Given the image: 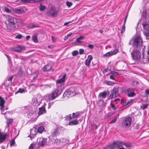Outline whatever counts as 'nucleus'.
I'll return each instance as SVG.
<instances>
[{
    "label": "nucleus",
    "instance_id": "obj_1",
    "mask_svg": "<svg viewBox=\"0 0 149 149\" xmlns=\"http://www.w3.org/2000/svg\"><path fill=\"white\" fill-rule=\"evenodd\" d=\"M143 40L142 38L139 36H136L134 39L132 45L134 49L131 53V55L132 59L137 60L141 58V48L142 47V44Z\"/></svg>",
    "mask_w": 149,
    "mask_h": 149
},
{
    "label": "nucleus",
    "instance_id": "obj_2",
    "mask_svg": "<svg viewBox=\"0 0 149 149\" xmlns=\"http://www.w3.org/2000/svg\"><path fill=\"white\" fill-rule=\"evenodd\" d=\"M4 16L6 17L7 23L6 22L5 24L8 29H12L15 27V25L18 22L17 19L13 16L3 14Z\"/></svg>",
    "mask_w": 149,
    "mask_h": 149
},
{
    "label": "nucleus",
    "instance_id": "obj_3",
    "mask_svg": "<svg viewBox=\"0 0 149 149\" xmlns=\"http://www.w3.org/2000/svg\"><path fill=\"white\" fill-rule=\"evenodd\" d=\"M62 90L57 88L51 94H47L46 95L45 98L49 101L54 100L61 94Z\"/></svg>",
    "mask_w": 149,
    "mask_h": 149
},
{
    "label": "nucleus",
    "instance_id": "obj_4",
    "mask_svg": "<svg viewBox=\"0 0 149 149\" xmlns=\"http://www.w3.org/2000/svg\"><path fill=\"white\" fill-rule=\"evenodd\" d=\"M68 143V141L65 138H62L61 139H56L54 141V144L58 149L63 147Z\"/></svg>",
    "mask_w": 149,
    "mask_h": 149
},
{
    "label": "nucleus",
    "instance_id": "obj_5",
    "mask_svg": "<svg viewBox=\"0 0 149 149\" xmlns=\"http://www.w3.org/2000/svg\"><path fill=\"white\" fill-rule=\"evenodd\" d=\"M132 123V118L129 116L124 118L122 121V125L125 128L129 127Z\"/></svg>",
    "mask_w": 149,
    "mask_h": 149
},
{
    "label": "nucleus",
    "instance_id": "obj_6",
    "mask_svg": "<svg viewBox=\"0 0 149 149\" xmlns=\"http://www.w3.org/2000/svg\"><path fill=\"white\" fill-rule=\"evenodd\" d=\"M32 102L33 104L37 107L45 102L44 100H42V97L38 96L33 98Z\"/></svg>",
    "mask_w": 149,
    "mask_h": 149
},
{
    "label": "nucleus",
    "instance_id": "obj_7",
    "mask_svg": "<svg viewBox=\"0 0 149 149\" xmlns=\"http://www.w3.org/2000/svg\"><path fill=\"white\" fill-rule=\"evenodd\" d=\"M66 75L65 74L60 79H58L56 81V84L57 88L63 90L64 88V82L65 81Z\"/></svg>",
    "mask_w": 149,
    "mask_h": 149
},
{
    "label": "nucleus",
    "instance_id": "obj_8",
    "mask_svg": "<svg viewBox=\"0 0 149 149\" xmlns=\"http://www.w3.org/2000/svg\"><path fill=\"white\" fill-rule=\"evenodd\" d=\"M119 86H116L111 91V94L110 95L108 99H111L116 97L119 93Z\"/></svg>",
    "mask_w": 149,
    "mask_h": 149
},
{
    "label": "nucleus",
    "instance_id": "obj_9",
    "mask_svg": "<svg viewBox=\"0 0 149 149\" xmlns=\"http://www.w3.org/2000/svg\"><path fill=\"white\" fill-rule=\"evenodd\" d=\"M142 26L143 29L145 31L144 32V34L146 36H149V22L144 21L142 23Z\"/></svg>",
    "mask_w": 149,
    "mask_h": 149
},
{
    "label": "nucleus",
    "instance_id": "obj_10",
    "mask_svg": "<svg viewBox=\"0 0 149 149\" xmlns=\"http://www.w3.org/2000/svg\"><path fill=\"white\" fill-rule=\"evenodd\" d=\"M58 12V11L54 7L52 6L50 9L47 11V14L49 16L54 17L57 15Z\"/></svg>",
    "mask_w": 149,
    "mask_h": 149
},
{
    "label": "nucleus",
    "instance_id": "obj_11",
    "mask_svg": "<svg viewBox=\"0 0 149 149\" xmlns=\"http://www.w3.org/2000/svg\"><path fill=\"white\" fill-rule=\"evenodd\" d=\"M118 141L113 142L111 144L109 145L106 147L104 149H116L119 147V145L118 144Z\"/></svg>",
    "mask_w": 149,
    "mask_h": 149
},
{
    "label": "nucleus",
    "instance_id": "obj_12",
    "mask_svg": "<svg viewBox=\"0 0 149 149\" xmlns=\"http://www.w3.org/2000/svg\"><path fill=\"white\" fill-rule=\"evenodd\" d=\"M80 115L78 113H73L72 115L71 114H69V116H66V119L67 120H70L71 119H76L79 118Z\"/></svg>",
    "mask_w": 149,
    "mask_h": 149
},
{
    "label": "nucleus",
    "instance_id": "obj_13",
    "mask_svg": "<svg viewBox=\"0 0 149 149\" xmlns=\"http://www.w3.org/2000/svg\"><path fill=\"white\" fill-rule=\"evenodd\" d=\"M109 91L108 90L100 93L98 95V98L102 100L105 98L107 96L109 95Z\"/></svg>",
    "mask_w": 149,
    "mask_h": 149
},
{
    "label": "nucleus",
    "instance_id": "obj_14",
    "mask_svg": "<svg viewBox=\"0 0 149 149\" xmlns=\"http://www.w3.org/2000/svg\"><path fill=\"white\" fill-rule=\"evenodd\" d=\"M43 104L42 105L41 107L39 108V112L38 114L41 115L45 113L46 112V110L45 108V106L46 105V104L45 102H44Z\"/></svg>",
    "mask_w": 149,
    "mask_h": 149
},
{
    "label": "nucleus",
    "instance_id": "obj_15",
    "mask_svg": "<svg viewBox=\"0 0 149 149\" xmlns=\"http://www.w3.org/2000/svg\"><path fill=\"white\" fill-rule=\"evenodd\" d=\"M118 143L119 147L122 146L123 145H124L127 147H129L131 146V143L129 142H124L122 141H118Z\"/></svg>",
    "mask_w": 149,
    "mask_h": 149
},
{
    "label": "nucleus",
    "instance_id": "obj_16",
    "mask_svg": "<svg viewBox=\"0 0 149 149\" xmlns=\"http://www.w3.org/2000/svg\"><path fill=\"white\" fill-rule=\"evenodd\" d=\"M93 59V57L91 55H89L85 61V64L87 67H89L91 60Z\"/></svg>",
    "mask_w": 149,
    "mask_h": 149
},
{
    "label": "nucleus",
    "instance_id": "obj_17",
    "mask_svg": "<svg viewBox=\"0 0 149 149\" xmlns=\"http://www.w3.org/2000/svg\"><path fill=\"white\" fill-rule=\"evenodd\" d=\"M118 52V50L115 49L113 51H111L107 52V53L104 54L103 55L104 57L109 56L115 54H116Z\"/></svg>",
    "mask_w": 149,
    "mask_h": 149
},
{
    "label": "nucleus",
    "instance_id": "obj_18",
    "mask_svg": "<svg viewBox=\"0 0 149 149\" xmlns=\"http://www.w3.org/2000/svg\"><path fill=\"white\" fill-rule=\"evenodd\" d=\"M47 139L44 138H42L39 142L38 145L40 146H43L47 144Z\"/></svg>",
    "mask_w": 149,
    "mask_h": 149
},
{
    "label": "nucleus",
    "instance_id": "obj_19",
    "mask_svg": "<svg viewBox=\"0 0 149 149\" xmlns=\"http://www.w3.org/2000/svg\"><path fill=\"white\" fill-rule=\"evenodd\" d=\"M13 11L16 14H22L24 13V10L22 8L13 9Z\"/></svg>",
    "mask_w": 149,
    "mask_h": 149
},
{
    "label": "nucleus",
    "instance_id": "obj_20",
    "mask_svg": "<svg viewBox=\"0 0 149 149\" xmlns=\"http://www.w3.org/2000/svg\"><path fill=\"white\" fill-rule=\"evenodd\" d=\"M5 102V101L4 99L1 97L0 96V107H1L0 109L1 112L4 110V104Z\"/></svg>",
    "mask_w": 149,
    "mask_h": 149
},
{
    "label": "nucleus",
    "instance_id": "obj_21",
    "mask_svg": "<svg viewBox=\"0 0 149 149\" xmlns=\"http://www.w3.org/2000/svg\"><path fill=\"white\" fill-rule=\"evenodd\" d=\"M24 47H23L18 46L17 47L12 48L11 49V50L15 52H20L22 50L24 49Z\"/></svg>",
    "mask_w": 149,
    "mask_h": 149
},
{
    "label": "nucleus",
    "instance_id": "obj_22",
    "mask_svg": "<svg viewBox=\"0 0 149 149\" xmlns=\"http://www.w3.org/2000/svg\"><path fill=\"white\" fill-rule=\"evenodd\" d=\"M7 136L6 134H3L0 132V142H3L6 139Z\"/></svg>",
    "mask_w": 149,
    "mask_h": 149
},
{
    "label": "nucleus",
    "instance_id": "obj_23",
    "mask_svg": "<svg viewBox=\"0 0 149 149\" xmlns=\"http://www.w3.org/2000/svg\"><path fill=\"white\" fill-rule=\"evenodd\" d=\"M52 68V67L50 65H47L43 67L42 70L43 72H47L49 71Z\"/></svg>",
    "mask_w": 149,
    "mask_h": 149
},
{
    "label": "nucleus",
    "instance_id": "obj_24",
    "mask_svg": "<svg viewBox=\"0 0 149 149\" xmlns=\"http://www.w3.org/2000/svg\"><path fill=\"white\" fill-rule=\"evenodd\" d=\"M36 132L35 129L30 130V134L29 136L31 139L33 138L36 135Z\"/></svg>",
    "mask_w": 149,
    "mask_h": 149
},
{
    "label": "nucleus",
    "instance_id": "obj_25",
    "mask_svg": "<svg viewBox=\"0 0 149 149\" xmlns=\"http://www.w3.org/2000/svg\"><path fill=\"white\" fill-rule=\"evenodd\" d=\"M84 37L82 36H81L79 38H77L76 41L74 42V43H82L81 40L84 39Z\"/></svg>",
    "mask_w": 149,
    "mask_h": 149
},
{
    "label": "nucleus",
    "instance_id": "obj_26",
    "mask_svg": "<svg viewBox=\"0 0 149 149\" xmlns=\"http://www.w3.org/2000/svg\"><path fill=\"white\" fill-rule=\"evenodd\" d=\"M72 92L69 90H68L64 93L63 94V96L68 97L70 96H72L73 95H72Z\"/></svg>",
    "mask_w": 149,
    "mask_h": 149
},
{
    "label": "nucleus",
    "instance_id": "obj_27",
    "mask_svg": "<svg viewBox=\"0 0 149 149\" xmlns=\"http://www.w3.org/2000/svg\"><path fill=\"white\" fill-rule=\"evenodd\" d=\"M5 118H6V127H9V125L12 124L13 121V119L12 118L8 119V118L6 116H5Z\"/></svg>",
    "mask_w": 149,
    "mask_h": 149
},
{
    "label": "nucleus",
    "instance_id": "obj_28",
    "mask_svg": "<svg viewBox=\"0 0 149 149\" xmlns=\"http://www.w3.org/2000/svg\"><path fill=\"white\" fill-rule=\"evenodd\" d=\"M129 92V93L127 94V96L129 97H133L135 95V93L133 92L134 89L133 88H131Z\"/></svg>",
    "mask_w": 149,
    "mask_h": 149
},
{
    "label": "nucleus",
    "instance_id": "obj_29",
    "mask_svg": "<svg viewBox=\"0 0 149 149\" xmlns=\"http://www.w3.org/2000/svg\"><path fill=\"white\" fill-rule=\"evenodd\" d=\"M79 123L78 120L74 119L69 122V125H75Z\"/></svg>",
    "mask_w": 149,
    "mask_h": 149
},
{
    "label": "nucleus",
    "instance_id": "obj_30",
    "mask_svg": "<svg viewBox=\"0 0 149 149\" xmlns=\"http://www.w3.org/2000/svg\"><path fill=\"white\" fill-rule=\"evenodd\" d=\"M32 39L33 41L35 43L38 42V41L37 39V35L36 34H34L32 36Z\"/></svg>",
    "mask_w": 149,
    "mask_h": 149
},
{
    "label": "nucleus",
    "instance_id": "obj_31",
    "mask_svg": "<svg viewBox=\"0 0 149 149\" xmlns=\"http://www.w3.org/2000/svg\"><path fill=\"white\" fill-rule=\"evenodd\" d=\"M58 133V130L57 129H55L52 132L51 135L54 136H56Z\"/></svg>",
    "mask_w": 149,
    "mask_h": 149
},
{
    "label": "nucleus",
    "instance_id": "obj_32",
    "mask_svg": "<svg viewBox=\"0 0 149 149\" xmlns=\"http://www.w3.org/2000/svg\"><path fill=\"white\" fill-rule=\"evenodd\" d=\"M22 2L24 3H28L32 1L34 3L38 2L41 1L38 0H21Z\"/></svg>",
    "mask_w": 149,
    "mask_h": 149
},
{
    "label": "nucleus",
    "instance_id": "obj_33",
    "mask_svg": "<svg viewBox=\"0 0 149 149\" xmlns=\"http://www.w3.org/2000/svg\"><path fill=\"white\" fill-rule=\"evenodd\" d=\"M131 88H129L123 90L122 92V93L123 94H128L130 91H131L130 89Z\"/></svg>",
    "mask_w": 149,
    "mask_h": 149
},
{
    "label": "nucleus",
    "instance_id": "obj_34",
    "mask_svg": "<svg viewBox=\"0 0 149 149\" xmlns=\"http://www.w3.org/2000/svg\"><path fill=\"white\" fill-rule=\"evenodd\" d=\"M44 130V128L43 126H41L39 127L38 130L37 131L38 132L40 133H42Z\"/></svg>",
    "mask_w": 149,
    "mask_h": 149
},
{
    "label": "nucleus",
    "instance_id": "obj_35",
    "mask_svg": "<svg viewBox=\"0 0 149 149\" xmlns=\"http://www.w3.org/2000/svg\"><path fill=\"white\" fill-rule=\"evenodd\" d=\"M3 11L4 12H6L7 13H11V11L6 6H3Z\"/></svg>",
    "mask_w": 149,
    "mask_h": 149
},
{
    "label": "nucleus",
    "instance_id": "obj_36",
    "mask_svg": "<svg viewBox=\"0 0 149 149\" xmlns=\"http://www.w3.org/2000/svg\"><path fill=\"white\" fill-rule=\"evenodd\" d=\"M148 105V104H143L142 105L141 107L140 108L141 109L144 110L147 108Z\"/></svg>",
    "mask_w": 149,
    "mask_h": 149
},
{
    "label": "nucleus",
    "instance_id": "obj_37",
    "mask_svg": "<svg viewBox=\"0 0 149 149\" xmlns=\"http://www.w3.org/2000/svg\"><path fill=\"white\" fill-rule=\"evenodd\" d=\"M39 8L40 10L43 11L46 8V7L45 6L42 5L41 4H40Z\"/></svg>",
    "mask_w": 149,
    "mask_h": 149
},
{
    "label": "nucleus",
    "instance_id": "obj_38",
    "mask_svg": "<svg viewBox=\"0 0 149 149\" xmlns=\"http://www.w3.org/2000/svg\"><path fill=\"white\" fill-rule=\"evenodd\" d=\"M10 83V82L6 80L4 83V85L5 87H8L9 86Z\"/></svg>",
    "mask_w": 149,
    "mask_h": 149
},
{
    "label": "nucleus",
    "instance_id": "obj_39",
    "mask_svg": "<svg viewBox=\"0 0 149 149\" xmlns=\"http://www.w3.org/2000/svg\"><path fill=\"white\" fill-rule=\"evenodd\" d=\"M24 90L23 88H20L17 91L16 93V94L18 93H22L24 92Z\"/></svg>",
    "mask_w": 149,
    "mask_h": 149
},
{
    "label": "nucleus",
    "instance_id": "obj_40",
    "mask_svg": "<svg viewBox=\"0 0 149 149\" xmlns=\"http://www.w3.org/2000/svg\"><path fill=\"white\" fill-rule=\"evenodd\" d=\"M110 106L111 108H112L114 110H116V107L115 105L111 102L110 103Z\"/></svg>",
    "mask_w": 149,
    "mask_h": 149
},
{
    "label": "nucleus",
    "instance_id": "obj_41",
    "mask_svg": "<svg viewBox=\"0 0 149 149\" xmlns=\"http://www.w3.org/2000/svg\"><path fill=\"white\" fill-rule=\"evenodd\" d=\"M66 5L68 7H70L71 6H72V3L71 2H69V1H67L66 3Z\"/></svg>",
    "mask_w": 149,
    "mask_h": 149
},
{
    "label": "nucleus",
    "instance_id": "obj_42",
    "mask_svg": "<svg viewBox=\"0 0 149 149\" xmlns=\"http://www.w3.org/2000/svg\"><path fill=\"white\" fill-rule=\"evenodd\" d=\"M78 53V52L77 50H75L72 52V54L73 56H75L77 55Z\"/></svg>",
    "mask_w": 149,
    "mask_h": 149
},
{
    "label": "nucleus",
    "instance_id": "obj_43",
    "mask_svg": "<svg viewBox=\"0 0 149 149\" xmlns=\"http://www.w3.org/2000/svg\"><path fill=\"white\" fill-rule=\"evenodd\" d=\"M114 112H110V113H107L106 116V118H108L109 117L113 115L114 114Z\"/></svg>",
    "mask_w": 149,
    "mask_h": 149
},
{
    "label": "nucleus",
    "instance_id": "obj_44",
    "mask_svg": "<svg viewBox=\"0 0 149 149\" xmlns=\"http://www.w3.org/2000/svg\"><path fill=\"white\" fill-rule=\"evenodd\" d=\"M104 102V100H102V99H100L99 100L98 102V104L99 105V106H101L103 104Z\"/></svg>",
    "mask_w": 149,
    "mask_h": 149
},
{
    "label": "nucleus",
    "instance_id": "obj_45",
    "mask_svg": "<svg viewBox=\"0 0 149 149\" xmlns=\"http://www.w3.org/2000/svg\"><path fill=\"white\" fill-rule=\"evenodd\" d=\"M117 120V118L116 117L114 119H113L111 121H110L109 123V124H112V123H113L115 122Z\"/></svg>",
    "mask_w": 149,
    "mask_h": 149
},
{
    "label": "nucleus",
    "instance_id": "obj_46",
    "mask_svg": "<svg viewBox=\"0 0 149 149\" xmlns=\"http://www.w3.org/2000/svg\"><path fill=\"white\" fill-rule=\"evenodd\" d=\"M125 25H124V24H123V26H122V30H121V33H122L123 32H125Z\"/></svg>",
    "mask_w": 149,
    "mask_h": 149
},
{
    "label": "nucleus",
    "instance_id": "obj_47",
    "mask_svg": "<svg viewBox=\"0 0 149 149\" xmlns=\"http://www.w3.org/2000/svg\"><path fill=\"white\" fill-rule=\"evenodd\" d=\"M22 36L20 34H18L17 36H16L15 38L16 39H20L22 38Z\"/></svg>",
    "mask_w": 149,
    "mask_h": 149
},
{
    "label": "nucleus",
    "instance_id": "obj_48",
    "mask_svg": "<svg viewBox=\"0 0 149 149\" xmlns=\"http://www.w3.org/2000/svg\"><path fill=\"white\" fill-rule=\"evenodd\" d=\"M106 84L107 85H112L114 83L111 81H106Z\"/></svg>",
    "mask_w": 149,
    "mask_h": 149
},
{
    "label": "nucleus",
    "instance_id": "obj_49",
    "mask_svg": "<svg viewBox=\"0 0 149 149\" xmlns=\"http://www.w3.org/2000/svg\"><path fill=\"white\" fill-rule=\"evenodd\" d=\"M13 76H11L7 80H6L7 81H8L10 82H11L13 79Z\"/></svg>",
    "mask_w": 149,
    "mask_h": 149
},
{
    "label": "nucleus",
    "instance_id": "obj_50",
    "mask_svg": "<svg viewBox=\"0 0 149 149\" xmlns=\"http://www.w3.org/2000/svg\"><path fill=\"white\" fill-rule=\"evenodd\" d=\"M34 144H31L29 147V149H33L34 146Z\"/></svg>",
    "mask_w": 149,
    "mask_h": 149
},
{
    "label": "nucleus",
    "instance_id": "obj_51",
    "mask_svg": "<svg viewBox=\"0 0 149 149\" xmlns=\"http://www.w3.org/2000/svg\"><path fill=\"white\" fill-rule=\"evenodd\" d=\"M84 52L83 49H79V53L80 54H82L84 53Z\"/></svg>",
    "mask_w": 149,
    "mask_h": 149
},
{
    "label": "nucleus",
    "instance_id": "obj_52",
    "mask_svg": "<svg viewBox=\"0 0 149 149\" xmlns=\"http://www.w3.org/2000/svg\"><path fill=\"white\" fill-rule=\"evenodd\" d=\"M111 73L113 75H115L116 76H117L118 75H119V74L118 73L116 72H111Z\"/></svg>",
    "mask_w": 149,
    "mask_h": 149
},
{
    "label": "nucleus",
    "instance_id": "obj_53",
    "mask_svg": "<svg viewBox=\"0 0 149 149\" xmlns=\"http://www.w3.org/2000/svg\"><path fill=\"white\" fill-rule=\"evenodd\" d=\"M15 143V141L14 140H12V141H11L10 142V146H13L14 145Z\"/></svg>",
    "mask_w": 149,
    "mask_h": 149
},
{
    "label": "nucleus",
    "instance_id": "obj_54",
    "mask_svg": "<svg viewBox=\"0 0 149 149\" xmlns=\"http://www.w3.org/2000/svg\"><path fill=\"white\" fill-rule=\"evenodd\" d=\"M117 101H120L121 102H122L123 101V99L121 98L120 97H119L116 98Z\"/></svg>",
    "mask_w": 149,
    "mask_h": 149
},
{
    "label": "nucleus",
    "instance_id": "obj_55",
    "mask_svg": "<svg viewBox=\"0 0 149 149\" xmlns=\"http://www.w3.org/2000/svg\"><path fill=\"white\" fill-rule=\"evenodd\" d=\"M145 93L146 95L149 94V88L146 89L145 91Z\"/></svg>",
    "mask_w": 149,
    "mask_h": 149
},
{
    "label": "nucleus",
    "instance_id": "obj_56",
    "mask_svg": "<svg viewBox=\"0 0 149 149\" xmlns=\"http://www.w3.org/2000/svg\"><path fill=\"white\" fill-rule=\"evenodd\" d=\"M36 27V26H34V25L33 24H31L29 25V27L30 28H35Z\"/></svg>",
    "mask_w": 149,
    "mask_h": 149
},
{
    "label": "nucleus",
    "instance_id": "obj_57",
    "mask_svg": "<svg viewBox=\"0 0 149 149\" xmlns=\"http://www.w3.org/2000/svg\"><path fill=\"white\" fill-rule=\"evenodd\" d=\"M132 101V100L126 101V105H128V104H130V103H131Z\"/></svg>",
    "mask_w": 149,
    "mask_h": 149
},
{
    "label": "nucleus",
    "instance_id": "obj_58",
    "mask_svg": "<svg viewBox=\"0 0 149 149\" xmlns=\"http://www.w3.org/2000/svg\"><path fill=\"white\" fill-rule=\"evenodd\" d=\"M51 38H52V40L53 42H55L56 41V39L55 38V37H53V36H52Z\"/></svg>",
    "mask_w": 149,
    "mask_h": 149
},
{
    "label": "nucleus",
    "instance_id": "obj_59",
    "mask_svg": "<svg viewBox=\"0 0 149 149\" xmlns=\"http://www.w3.org/2000/svg\"><path fill=\"white\" fill-rule=\"evenodd\" d=\"M88 47L91 49H92L93 47V46L92 45H88Z\"/></svg>",
    "mask_w": 149,
    "mask_h": 149
},
{
    "label": "nucleus",
    "instance_id": "obj_60",
    "mask_svg": "<svg viewBox=\"0 0 149 149\" xmlns=\"http://www.w3.org/2000/svg\"><path fill=\"white\" fill-rule=\"evenodd\" d=\"M71 22H71V21H70V22H66L64 24V26H66V25H68L69 24L71 23Z\"/></svg>",
    "mask_w": 149,
    "mask_h": 149
},
{
    "label": "nucleus",
    "instance_id": "obj_61",
    "mask_svg": "<svg viewBox=\"0 0 149 149\" xmlns=\"http://www.w3.org/2000/svg\"><path fill=\"white\" fill-rule=\"evenodd\" d=\"M109 78H110V79H111L113 80H115V78L113 77V75H110Z\"/></svg>",
    "mask_w": 149,
    "mask_h": 149
},
{
    "label": "nucleus",
    "instance_id": "obj_62",
    "mask_svg": "<svg viewBox=\"0 0 149 149\" xmlns=\"http://www.w3.org/2000/svg\"><path fill=\"white\" fill-rule=\"evenodd\" d=\"M72 33H69L67 35V38L68 37L72 35Z\"/></svg>",
    "mask_w": 149,
    "mask_h": 149
},
{
    "label": "nucleus",
    "instance_id": "obj_63",
    "mask_svg": "<svg viewBox=\"0 0 149 149\" xmlns=\"http://www.w3.org/2000/svg\"><path fill=\"white\" fill-rule=\"evenodd\" d=\"M30 38V36H27L26 37V40H29Z\"/></svg>",
    "mask_w": 149,
    "mask_h": 149
},
{
    "label": "nucleus",
    "instance_id": "obj_64",
    "mask_svg": "<svg viewBox=\"0 0 149 149\" xmlns=\"http://www.w3.org/2000/svg\"><path fill=\"white\" fill-rule=\"evenodd\" d=\"M127 15L126 16V17L125 18V19L124 20V24H124V25H125V23H126V20H127Z\"/></svg>",
    "mask_w": 149,
    "mask_h": 149
}]
</instances>
